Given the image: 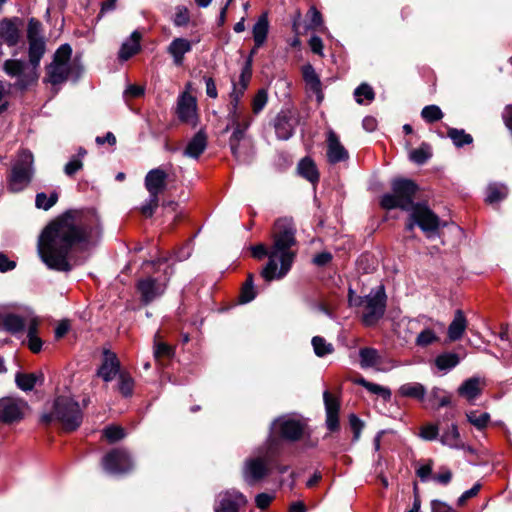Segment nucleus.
<instances>
[{"label": "nucleus", "mask_w": 512, "mask_h": 512, "mask_svg": "<svg viewBox=\"0 0 512 512\" xmlns=\"http://www.w3.org/2000/svg\"><path fill=\"white\" fill-rule=\"evenodd\" d=\"M58 198L59 194L57 191L51 192L50 195H47L44 192L37 193L35 197V206L38 209L47 211L57 203Z\"/></svg>", "instance_id": "obj_39"}, {"label": "nucleus", "mask_w": 512, "mask_h": 512, "mask_svg": "<svg viewBox=\"0 0 512 512\" xmlns=\"http://www.w3.org/2000/svg\"><path fill=\"white\" fill-rule=\"evenodd\" d=\"M159 332H157L154 336V345H153V354L154 358L157 362H160L162 359H171L174 356V348L167 343L159 341Z\"/></svg>", "instance_id": "obj_33"}, {"label": "nucleus", "mask_w": 512, "mask_h": 512, "mask_svg": "<svg viewBox=\"0 0 512 512\" xmlns=\"http://www.w3.org/2000/svg\"><path fill=\"white\" fill-rule=\"evenodd\" d=\"M484 386L485 382L480 377H471L458 387L457 393L472 404L482 394Z\"/></svg>", "instance_id": "obj_19"}, {"label": "nucleus", "mask_w": 512, "mask_h": 512, "mask_svg": "<svg viewBox=\"0 0 512 512\" xmlns=\"http://www.w3.org/2000/svg\"><path fill=\"white\" fill-rule=\"evenodd\" d=\"M72 49L69 44L61 45L53 56V61L47 66V81L52 85L64 83L77 69L71 62Z\"/></svg>", "instance_id": "obj_7"}, {"label": "nucleus", "mask_w": 512, "mask_h": 512, "mask_svg": "<svg viewBox=\"0 0 512 512\" xmlns=\"http://www.w3.org/2000/svg\"><path fill=\"white\" fill-rule=\"evenodd\" d=\"M440 340L439 336L430 328L422 330L416 337L415 344L419 347H427Z\"/></svg>", "instance_id": "obj_43"}, {"label": "nucleus", "mask_w": 512, "mask_h": 512, "mask_svg": "<svg viewBox=\"0 0 512 512\" xmlns=\"http://www.w3.org/2000/svg\"><path fill=\"white\" fill-rule=\"evenodd\" d=\"M448 136L453 141L454 145L457 147H462L464 145L470 144L473 141V138L470 134L465 133L462 129L450 128L448 130Z\"/></svg>", "instance_id": "obj_42"}, {"label": "nucleus", "mask_w": 512, "mask_h": 512, "mask_svg": "<svg viewBox=\"0 0 512 512\" xmlns=\"http://www.w3.org/2000/svg\"><path fill=\"white\" fill-rule=\"evenodd\" d=\"M268 102V92L266 89H259L252 99V111L254 114H259Z\"/></svg>", "instance_id": "obj_47"}, {"label": "nucleus", "mask_w": 512, "mask_h": 512, "mask_svg": "<svg viewBox=\"0 0 512 512\" xmlns=\"http://www.w3.org/2000/svg\"><path fill=\"white\" fill-rule=\"evenodd\" d=\"M298 172L302 177L311 183H316L319 180V173L317 171L316 165L310 158L306 157L299 162Z\"/></svg>", "instance_id": "obj_32"}, {"label": "nucleus", "mask_w": 512, "mask_h": 512, "mask_svg": "<svg viewBox=\"0 0 512 512\" xmlns=\"http://www.w3.org/2000/svg\"><path fill=\"white\" fill-rule=\"evenodd\" d=\"M29 412V405L23 399L15 397H4L0 399V421L3 423H19Z\"/></svg>", "instance_id": "obj_12"}, {"label": "nucleus", "mask_w": 512, "mask_h": 512, "mask_svg": "<svg viewBox=\"0 0 512 512\" xmlns=\"http://www.w3.org/2000/svg\"><path fill=\"white\" fill-rule=\"evenodd\" d=\"M430 157V149L424 144L421 147L412 150L410 153V159L417 164L425 163Z\"/></svg>", "instance_id": "obj_49"}, {"label": "nucleus", "mask_w": 512, "mask_h": 512, "mask_svg": "<svg viewBox=\"0 0 512 512\" xmlns=\"http://www.w3.org/2000/svg\"><path fill=\"white\" fill-rule=\"evenodd\" d=\"M118 385H119V391L123 396L129 397L132 395L134 381L129 375L121 373L119 375V384Z\"/></svg>", "instance_id": "obj_50"}, {"label": "nucleus", "mask_w": 512, "mask_h": 512, "mask_svg": "<svg viewBox=\"0 0 512 512\" xmlns=\"http://www.w3.org/2000/svg\"><path fill=\"white\" fill-rule=\"evenodd\" d=\"M312 346L314 353L318 357H324L326 355H329L333 353L334 347L331 343L327 342L323 337L321 336H314L312 338Z\"/></svg>", "instance_id": "obj_40"}, {"label": "nucleus", "mask_w": 512, "mask_h": 512, "mask_svg": "<svg viewBox=\"0 0 512 512\" xmlns=\"http://www.w3.org/2000/svg\"><path fill=\"white\" fill-rule=\"evenodd\" d=\"M467 320L461 310L455 312L454 318L448 327V337L451 341H457L465 332Z\"/></svg>", "instance_id": "obj_29"}, {"label": "nucleus", "mask_w": 512, "mask_h": 512, "mask_svg": "<svg viewBox=\"0 0 512 512\" xmlns=\"http://www.w3.org/2000/svg\"><path fill=\"white\" fill-rule=\"evenodd\" d=\"M365 389H367L372 394L382 397L384 400H389L391 398L390 389L383 387L379 384L368 382Z\"/></svg>", "instance_id": "obj_54"}, {"label": "nucleus", "mask_w": 512, "mask_h": 512, "mask_svg": "<svg viewBox=\"0 0 512 512\" xmlns=\"http://www.w3.org/2000/svg\"><path fill=\"white\" fill-rule=\"evenodd\" d=\"M354 96L356 99V102L359 104L363 103V98H365L368 101H372L374 99V91L371 86H369L366 83H362L360 86H358L354 91Z\"/></svg>", "instance_id": "obj_48"}, {"label": "nucleus", "mask_w": 512, "mask_h": 512, "mask_svg": "<svg viewBox=\"0 0 512 512\" xmlns=\"http://www.w3.org/2000/svg\"><path fill=\"white\" fill-rule=\"evenodd\" d=\"M349 424L354 433V438H359L360 431L363 427L362 421L354 414L349 416Z\"/></svg>", "instance_id": "obj_63"}, {"label": "nucleus", "mask_w": 512, "mask_h": 512, "mask_svg": "<svg viewBox=\"0 0 512 512\" xmlns=\"http://www.w3.org/2000/svg\"><path fill=\"white\" fill-rule=\"evenodd\" d=\"M88 405V400L83 399V407L70 396H58L54 400L52 415H44L42 421L48 423L52 417L65 431L78 429L83 421V409Z\"/></svg>", "instance_id": "obj_4"}, {"label": "nucleus", "mask_w": 512, "mask_h": 512, "mask_svg": "<svg viewBox=\"0 0 512 512\" xmlns=\"http://www.w3.org/2000/svg\"><path fill=\"white\" fill-rule=\"evenodd\" d=\"M193 44L190 40L182 37L174 38L167 47V53L172 57L176 66L184 63L185 54L191 52Z\"/></svg>", "instance_id": "obj_22"}, {"label": "nucleus", "mask_w": 512, "mask_h": 512, "mask_svg": "<svg viewBox=\"0 0 512 512\" xmlns=\"http://www.w3.org/2000/svg\"><path fill=\"white\" fill-rule=\"evenodd\" d=\"M326 158L330 164L345 162L349 159V152L341 143L339 136L329 129L326 134Z\"/></svg>", "instance_id": "obj_15"}, {"label": "nucleus", "mask_w": 512, "mask_h": 512, "mask_svg": "<svg viewBox=\"0 0 512 512\" xmlns=\"http://www.w3.org/2000/svg\"><path fill=\"white\" fill-rule=\"evenodd\" d=\"M256 296L254 288L243 285L240 295L241 303H248L252 301Z\"/></svg>", "instance_id": "obj_64"}, {"label": "nucleus", "mask_w": 512, "mask_h": 512, "mask_svg": "<svg viewBox=\"0 0 512 512\" xmlns=\"http://www.w3.org/2000/svg\"><path fill=\"white\" fill-rule=\"evenodd\" d=\"M19 36V29L12 20L5 19L0 22V38L8 46H15L18 43Z\"/></svg>", "instance_id": "obj_27"}, {"label": "nucleus", "mask_w": 512, "mask_h": 512, "mask_svg": "<svg viewBox=\"0 0 512 512\" xmlns=\"http://www.w3.org/2000/svg\"><path fill=\"white\" fill-rule=\"evenodd\" d=\"M480 484H475L471 489L465 491L458 499V505L462 506L466 503V501L474 496H476L480 490Z\"/></svg>", "instance_id": "obj_61"}, {"label": "nucleus", "mask_w": 512, "mask_h": 512, "mask_svg": "<svg viewBox=\"0 0 512 512\" xmlns=\"http://www.w3.org/2000/svg\"><path fill=\"white\" fill-rule=\"evenodd\" d=\"M508 195V187L504 183L493 182L490 183L486 188L485 201L489 204H495Z\"/></svg>", "instance_id": "obj_31"}, {"label": "nucleus", "mask_w": 512, "mask_h": 512, "mask_svg": "<svg viewBox=\"0 0 512 512\" xmlns=\"http://www.w3.org/2000/svg\"><path fill=\"white\" fill-rule=\"evenodd\" d=\"M230 127L233 128V132L229 139V146L234 158L241 163L250 162V158L247 155H244L241 150V141L245 137V130L242 128V123L228 125L226 130Z\"/></svg>", "instance_id": "obj_21"}, {"label": "nucleus", "mask_w": 512, "mask_h": 512, "mask_svg": "<svg viewBox=\"0 0 512 512\" xmlns=\"http://www.w3.org/2000/svg\"><path fill=\"white\" fill-rule=\"evenodd\" d=\"M251 78L252 77L247 76V74H240L238 81H233V87L230 93V98L233 102L240 103L241 98L248 88Z\"/></svg>", "instance_id": "obj_34"}, {"label": "nucleus", "mask_w": 512, "mask_h": 512, "mask_svg": "<svg viewBox=\"0 0 512 512\" xmlns=\"http://www.w3.org/2000/svg\"><path fill=\"white\" fill-rule=\"evenodd\" d=\"M34 156L28 150H21L11 164L7 175V189L12 193L24 191L34 177Z\"/></svg>", "instance_id": "obj_5"}, {"label": "nucleus", "mask_w": 512, "mask_h": 512, "mask_svg": "<svg viewBox=\"0 0 512 512\" xmlns=\"http://www.w3.org/2000/svg\"><path fill=\"white\" fill-rule=\"evenodd\" d=\"M296 227L291 218L278 219L272 232V245L268 249L264 244L251 248L253 257L262 259L268 257V262L261 271V277L266 282L280 280L290 271L296 252Z\"/></svg>", "instance_id": "obj_2"}, {"label": "nucleus", "mask_w": 512, "mask_h": 512, "mask_svg": "<svg viewBox=\"0 0 512 512\" xmlns=\"http://www.w3.org/2000/svg\"><path fill=\"white\" fill-rule=\"evenodd\" d=\"M360 365L362 368H371L380 363V355L374 348H361L359 351Z\"/></svg>", "instance_id": "obj_35"}, {"label": "nucleus", "mask_w": 512, "mask_h": 512, "mask_svg": "<svg viewBox=\"0 0 512 512\" xmlns=\"http://www.w3.org/2000/svg\"><path fill=\"white\" fill-rule=\"evenodd\" d=\"M268 32H269L268 16L266 13H263L262 15H260L258 17L257 21L255 22V24L253 25V28H252V35H253L254 43L256 44V48H261L265 44V42L267 40Z\"/></svg>", "instance_id": "obj_26"}, {"label": "nucleus", "mask_w": 512, "mask_h": 512, "mask_svg": "<svg viewBox=\"0 0 512 512\" xmlns=\"http://www.w3.org/2000/svg\"><path fill=\"white\" fill-rule=\"evenodd\" d=\"M141 34L135 30L130 37L126 39L119 50L118 57L121 61H127L140 51Z\"/></svg>", "instance_id": "obj_24"}, {"label": "nucleus", "mask_w": 512, "mask_h": 512, "mask_svg": "<svg viewBox=\"0 0 512 512\" xmlns=\"http://www.w3.org/2000/svg\"><path fill=\"white\" fill-rule=\"evenodd\" d=\"M83 168V162L78 156H72L64 166V173L72 177Z\"/></svg>", "instance_id": "obj_52"}, {"label": "nucleus", "mask_w": 512, "mask_h": 512, "mask_svg": "<svg viewBox=\"0 0 512 512\" xmlns=\"http://www.w3.org/2000/svg\"><path fill=\"white\" fill-rule=\"evenodd\" d=\"M40 23L39 21L35 19H30L28 24V30H27V38L28 40H34V39H42V37L39 36L40 32Z\"/></svg>", "instance_id": "obj_58"}, {"label": "nucleus", "mask_w": 512, "mask_h": 512, "mask_svg": "<svg viewBox=\"0 0 512 512\" xmlns=\"http://www.w3.org/2000/svg\"><path fill=\"white\" fill-rule=\"evenodd\" d=\"M276 467L273 455L248 459L243 468V478L248 485H253L262 480Z\"/></svg>", "instance_id": "obj_10"}, {"label": "nucleus", "mask_w": 512, "mask_h": 512, "mask_svg": "<svg viewBox=\"0 0 512 512\" xmlns=\"http://www.w3.org/2000/svg\"><path fill=\"white\" fill-rule=\"evenodd\" d=\"M104 469L111 474H118L128 471L131 462L124 450H111L103 459Z\"/></svg>", "instance_id": "obj_16"}, {"label": "nucleus", "mask_w": 512, "mask_h": 512, "mask_svg": "<svg viewBox=\"0 0 512 512\" xmlns=\"http://www.w3.org/2000/svg\"><path fill=\"white\" fill-rule=\"evenodd\" d=\"M191 89L192 84L188 82L185 85V90L178 96L176 115L182 123H186L195 127L198 120L197 100L190 93Z\"/></svg>", "instance_id": "obj_13"}, {"label": "nucleus", "mask_w": 512, "mask_h": 512, "mask_svg": "<svg viewBox=\"0 0 512 512\" xmlns=\"http://www.w3.org/2000/svg\"><path fill=\"white\" fill-rule=\"evenodd\" d=\"M425 393V387L420 383H406L399 388V394L403 397L422 400Z\"/></svg>", "instance_id": "obj_38"}, {"label": "nucleus", "mask_w": 512, "mask_h": 512, "mask_svg": "<svg viewBox=\"0 0 512 512\" xmlns=\"http://www.w3.org/2000/svg\"><path fill=\"white\" fill-rule=\"evenodd\" d=\"M274 496L267 493H260L255 498V503L258 508L265 509L267 508L271 502L273 501Z\"/></svg>", "instance_id": "obj_60"}, {"label": "nucleus", "mask_w": 512, "mask_h": 512, "mask_svg": "<svg viewBox=\"0 0 512 512\" xmlns=\"http://www.w3.org/2000/svg\"><path fill=\"white\" fill-rule=\"evenodd\" d=\"M168 282L169 277L166 275L140 278L137 281L136 288L140 294L141 302L147 305L160 298L165 293Z\"/></svg>", "instance_id": "obj_11"}, {"label": "nucleus", "mask_w": 512, "mask_h": 512, "mask_svg": "<svg viewBox=\"0 0 512 512\" xmlns=\"http://www.w3.org/2000/svg\"><path fill=\"white\" fill-rule=\"evenodd\" d=\"M190 20L189 11L186 7L179 6L176 9L175 17H174V25L177 27H183L188 24Z\"/></svg>", "instance_id": "obj_53"}, {"label": "nucleus", "mask_w": 512, "mask_h": 512, "mask_svg": "<svg viewBox=\"0 0 512 512\" xmlns=\"http://www.w3.org/2000/svg\"><path fill=\"white\" fill-rule=\"evenodd\" d=\"M238 105L239 103L233 102V100H231L228 113V120L230 123L229 125L241 123V117L243 115L238 110Z\"/></svg>", "instance_id": "obj_56"}, {"label": "nucleus", "mask_w": 512, "mask_h": 512, "mask_svg": "<svg viewBox=\"0 0 512 512\" xmlns=\"http://www.w3.org/2000/svg\"><path fill=\"white\" fill-rule=\"evenodd\" d=\"M459 431L455 424H451L441 436V442L447 446H458Z\"/></svg>", "instance_id": "obj_46"}, {"label": "nucleus", "mask_w": 512, "mask_h": 512, "mask_svg": "<svg viewBox=\"0 0 512 512\" xmlns=\"http://www.w3.org/2000/svg\"><path fill=\"white\" fill-rule=\"evenodd\" d=\"M99 234L95 214L66 212L42 231L38 240L39 256L49 269L69 272L73 267L72 251L78 246H88Z\"/></svg>", "instance_id": "obj_1"}, {"label": "nucleus", "mask_w": 512, "mask_h": 512, "mask_svg": "<svg viewBox=\"0 0 512 512\" xmlns=\"http://www.w3.org/2000/svg\"><path fill=\"white\" fill-rule=\"evenodd\" d=\"M386 307V295L381 286L376 291H371L364 296L362 308V321L365 326L375 325L384 315Z\"/></svg>", "instance_id": "obj_9"}, {"label": "nucleus", "mask_w": 512, "mask_h": 512, "mask_svg": "<svg viewBox=\"0 0 512 512\" xmlns=\"http://www.w3.org/2000/svg\"><path fill=\"white\" fill-rule=\"evenodd\" d=\"M459 362L458 355L451 352L440 354L435 359V365L441 371H449L456 367Z\"/></svg>", "instance_id": "obj_37"}, {"label": "nucleus", "mask_w": 512, "mask_h": 512, "mask_svg": "<svg viewBox=\"0 0 512 512\" xmlns=\"http://www.w3.org/2000/svg\"><path fill=\"white\" fill-rule=\"evenodd\" d=\"M391 188L392 193L384 194L381 197V207L386 210L399 208L409 211L412 209V216L416 218L422 232L428 238L438 235L439 228L445 223L426 204L414 203V197L418 190L416 183L409 179L399 178L392 181Z\"/></svg>", "instance_id": "obj_3"}, {"label": "nucleus", "mask_w": 512, "mask_h": 512, "mask_svg": "<svg viewBox=\"0 0 512 512\" xmlns=\"http://www.w3.org/2000/svg\"><path fill=\"white\" fill-rule=\"evenodd\" d=\"M125 436V430L122 427L116 425L108 426L102 431V437L105 438L109 444H115L122 440Z\"/></svg>", "instance_id": "obj_41"}, {"label": "nucleus", "mask_w": 512, "mask_h": 512, "mask_svg": "<svg viewBox=\"0 0 512 512\" xmlns=\"http://www.w3.org/2000/svg\"><path fill=\"white\" fill-rule=\"evenodd\" d=\"M16 384L18 388L23 391H31L37 381V376L33 373L31 374H23L18 373L15 378Z\"/></svg>", "instance_id": "obj_44"}, {"label": "nucleus", "mask_w": 512, "mask_h": 512, "mask_svg": "<svg viewBox=\"0 0 512 512\" xmlns=\"http://www.w3.org/2000/svg\"><path fill=\"white\" fill-rule=\"evenodd\" d=\"M1 326L8 332L15 334L24 330L26 319L14 313H8L0 319Z\"/></svg>", "instance_id": "obj_30"}, {"label": "nucleus", "mask_w": 512, "mask_h": 512, "mask_svg": "<svg viewBox=\"0 0 512 512\" xmlns=\"http://www.w3.org/2000/svg\"><path fill=\"white\" fill-rule=\"evenodd\" d=\"M207 147V137L204 132H197L188 142L183 155L189 158L198 159Z\"/></svg>", "instance_id": "obj_25"}, {"label": "nucleus", "mask_w": 512, "mask_h": 512, "mask_svg": "<svg viewBox=\"0 0 512 512\" xmlns=\"http://www.w3.org/2000/svg\"><path fill=\"white\" fill-rule=\"evenodd\" d=\"M297 120L290 110L280 111L274 120V129L278 139L288 140L294 134Z\"/></svg>", "instance_id": "obj_17"}, {"label": "nucleus", "mask_w": 512, "mask_h": 512, "mask_svg": "<svg viewBox=\"0 0 512 512\" xmlns=\"http://www.w3.org/2000/svg\"><path fill=\"white\" fill-rule=\"evenodd\" d=\"M309 47L313 53L323 56V42L320 37L312 36L309 40Z\"/></svg>", "instance_id": "obj_62"}, {"label": "nucleus", "mask_w": 512, "mask_h": 512, "mask_svg": "<svg viewBox=\"0 0 512 512\" xmlns=\"http://www.w3.org/2000/svg\"><path fill=\"white\" fill-rule=\"evenodd\" d=\"M308 14L310 16V27L317 28L322 26V15L315 7H311L308 11Z\"/></svg>", "instance_id": "obj_59"}, {"label": "nucleus", "mask_w": 512, "mask_h": 512, "mask_svg": "<svg viewBox=\"0 0 512 512\" xmlns=\"http://www.w3.org/2000/svg\"><path fill=\"white\" fill-rule=\"evenodd\" d=\"M270 431L287 442H296L308 435V420L297 413L285 414L271 423Z\"/></svg>", "instance_id": "obj_6"}, {"label": "nucleus", "mask_w": 512, "mask_h": 512, "mask_svg": "<svg viewBox=\"0 0 512 512\" xmlns=\"http://www.w3.org/2000/svg\"><path fill=\"white\" fill-rule=\"evenodd\" d=\"M303 79L312 93L316 95L318 103H321L324 95L321 89V81L312 65L307 64L302 68Z\"/></svg>", "instance_id": "obj_23"}, {"label": "nucleus", "mask_w": 512, "mask_h": 512, "mask_svg": "<svg viewBox=\"0 0 512 512\" xmlns=\"http://www.w3.org/2000/svg\"><path fill=\"white\" fill-rule=\"evenodd\" d=\"M324 405L326 414H339L340 403L338 399L331 395L329 391H324L323 393Z\"/></svg>", "instance_id": "obj_51"}, {"label": "nucleus", "mask_w": 512, "mask_h": 512, "mask_svg": "<svg viewBox=\"0 0 512 512\" xmlns=\"http://www.w3.org/2000/svg\"><path fill=\"white\" fill-rule=\"evenodd\" d=\"M248 503L247 497L236 489H229L218 494L214 512H239Z\"/></svg>", "instance_id": "obj_14"}, {"label": "nucleus", "mask_w": 512, "mask_h": 512, "mask_svg": "<svg viewBox=\"0 0 512 512\" xmlns=\"http://www.w3.org/2000/svg\"><path fill=\"white\" fill-rule=\"evenodd\" d=\"M29 42V65L34 71H37L40 60L43 57L46 45L44 39H34V40H28Z\"/></svg>", "instance_id": "obj_28"}, {"label": "nucleus", "mask_w": 512, "mask_h": 512, "mask_svg": "<svg viewBox=\"0 0 512 512\" xmlns=\"http://www.w3.org/2000/svg\"><path fill=\"white\" fill-rule=\"evenodd\" d=\"M168 174L162 168L151 169L145 176V188L152 195V201L155 202V196L159 197L166 188Z\"/></svg>", "instance_id": "obj_18"}, {"label": "nucleus", "mask_w": 512, "mask_h": 512, "mask_svg": "<svg viewBox=\"0 0 512 512\" xmlns=\"http://www.w3.org/2000/svg\"><path fill=\"white\" fill-rule=\"evenodd\" d=\"M419 436L425 440H434L438 436V427L434 424H427L421 427Z\"/></svg>", "instance_id": "obj_55"}, {"label": "nucleus", "mask_w": 512, "mask_h": 512, "mask_svg": "<svg viewBox=\"0 0 512 512\" xmlns=\"http://www.w3.org/2000/svg\"><path fill=\"white\" fill-rule=\"evenodd\" d=\"M159 197L155 196V202L152 201V195L149 194L147 201L141 206V212L146 217H151L158 207Z\"/></svg>", "instance_id": "obj_57"}, {"label": "nucleus", "mask_w": 512, "mask_h": 512, "mask_svg": "<svg viewBox=\"0 0 512 512\" xmlns=\"http://www.w3.org/2000/svg\"><path fill=\"white\" fill-rule=\"evenodd\" d=\"M466 418L467 421L478 430L486 428L490 422V414L479 410L468 411Z\"/></svg>", "instance_id": "obj_36"}, {"label": "nucleus", "mask_w": 512, "mask_h": 512, "mask_svg": "<svg viewBox=\"0 0 512 512\" xmlns=\"http://www.w3.org/2000/svg\"><path fill=\"white\" fill-rule=\"evenodd\" d=\"M120 362L115 353L110 350H104L103 361L98 369V376L105 382H110L119 373Z\"/></svg>", "instance_id": "obj_20"}, {"label": "nucleus", "mask_w": 512, "mask_h": 512, "mask_svg": "<svg viewBox=\"0 0 512 512\" xmlns=\"http://www.w3.org/2000/svg\"><path fill=\"white\" fill-rule=\"evenodd\" d=\"M2 70L7 76L15 79L13 83H10V86H12L15 92H24L31 85L36 83L38 79L37 71H34V69L23 60L7 59L2 65Z\"/></svg>", "instance_id": "obj_8"}, {"label": "nucleus", "mask_w": 512, "mask_h": 512, "mask_svg": "<svg viewBox=\"0 0 512 512\" xmlns=\"http://www.w3.org/2000/svg\"><path fill=\"white\" fill-rule=\"evenodd\" d=\"M421 117L428 123L439 121L443 118V113L439 106L428 105L425 106L421 111Z\"/></svg>", "instance_id": "obj_45"}]
</instances>
